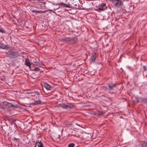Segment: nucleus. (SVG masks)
<instances>
[{
  "mask_svg": "<svg viewBox=\"0 0 147 147\" xmlns=\"http://www.w3.org/2000/svg\"><path fill=\"white\" fill-rule=\"evenodd\" d=\"M6 55L7 57L11 59L14 58L19 56L18 54L14 52L13 50L8 51L6 53Z\"/></svg>",
  "mask_w": 147,
  "mask_h": 147,
  "instance_id": "nucleus-1",
  "label": "nucleus"
},
{
  "mask_svg": "<svg viewBox=\"0 0 147 147\" xmlns=\"http://www.w3.org/2000/svg\"><path fill=\"white\" fill-rule=\"evenodd\" d=\"M111 1L113 5L117 7H120L123 4V2L121 0H111Z\"/></svg>",
  "mask_w": 147,
  "mask_h": 147,
  "instance_id": "nucleus-2",
  "label": "nucleus"
},
{
  "mask_svg": "<svg viewBox=\"0 0 147 147\" xmlns=\"http://www.w3.org/2000/svg\"><path fill=\"white\" fill-rule=\"evenodd\" d=\"M58 106L64 109H67L69 110H70L72 108L70 106L63 103L59 104L58 105Z\"/></svg>",
  "mask_w": 147,
  "mask_h": 147,
  "instance_id": "nucleus-3",
  "label": "nucleus"
},
{
  "mask_svg": "<svg viewBox=\"0 0 147 147\" xmlns=\"http://www.w3.org/2000/svg\"><path fill=\"white\" fill-rule=\"evenodd\" d=\"M44 86L45 88L47 90H52L53 88V86H51L50 84L47 83L44 84Z\"/></svg>",
  "mask_w": 147,
  "mask_h": 147,
  "instance_id": "nucleus-4",
  "label": "nucleus"
},
{
  "mask_svg": "<svg viewBox=\"0 0 147 147\" xmlns=\"http://www.w3.org/2000/svg\"><path fill=\"white\" fill-rule=\"evenodd\" d=\"M110 90H113L116 87V84H115L109 83L108 84Z\"/></svg>",
  "mask_w": 147,
  "mask_h": 147,
  "instance_id": "nucleus-5",
  "label": "nucleus"
},
{
  "mask_svg": "<svg viewBox=\"0 0 147 147\" xmlns=\"http://www.w3.org/2000/svg\"><path fill=\"white\" fill-rule=\"evenodd\" d=\"M5 108V107H13V105L12 103H8L6 102H4Z\"/></svg>",
  "mask_w": 147,
  "mask_h": 147,
  "instance_id": "nucleus-6",
  "label": "nucleus"
},
{
  "mask_svg": "<svg viewBox=\"0 0 147 147\" xmlns=\"http://www.w3.org/2000/svg\"><path fill=\"white\" fill-rule=\"evenodd\" d=\"M96 55L95 53H93L92 54L91 56L90 59L93 62H94L96 59Z\"/></svg>",
  "mask_w": 147,
  "mask_h": 147,
  "instance_id": "nucleus-7",
  "label": "nucleus"
},
{
  "mask_svg": "<svg viewBox=\"0 0 147 147\" xmlns=\"http://www.w3.org/2000/svg\"><path fill=\"white\" fill-rule=\"evenodd\" d=\"M38 145V147H43L42 143L41 142H37L35 143V145L34 147H36V145Z\"/></svg>",
  "mask_w": 147,
  "mask_h": 147,
  "instance_id": "nucleus-8",
  "label": "nucleus"
},
{
  "mask_svg": "<svg viewBox=\"0 0 147 147\" xmlns=\"http://www.w3.org/2000/svg\"><path fill=\"white\" fill-rule=\"evenodd\" d=\"M60 5L62 6L63 7H66L69 8L70 7V4H66L63 3L61 2L59 3Z\"/></svg>",
  "mask_w": 147,
  "mask_h": 147,
  "instance_id": "nucleus-9",
  "label": "nucleus"
},
{
  "mask_svg": "<svg viewBox=\"0 0 147 147\" xmlns=\"http://www.w3.org/2000/svg\"><path fill=\"white\" fill-rule=\"evenodd\" d=\"M47 11H37L35 10H32V12H35L37 13H45L47 12Z\"/></svg>",
  "mask_w": 147,
  "mask_h": 147,
  "instance_id": "nucleus-10",
  "label": "nucleus"
},
{
  "mask_svg": "<svg viewBox=\"0 0 147 147\" xmlns=\"http://www.w3.org/2000/svg\"><path fill=\"white\" fill-rule=\"evenodd\" d=\"M7 47L6 45H4L0 42V48L2 49H5L7 48Z\"/></svg>",
  "mask_w": 147,
  "mask_h": 147,
  "instance_id": "nucleus-11",
  "label": "nucleus"
},
{
  "mask_svg": "<svg viewBox=\"0 0 147 147\" xmlns=\"http://www.w3.org/2000/svg\"><path fill=\"white\" fill-rule=\"evenodd\" d=\"M41 101L40 100H37L36 101H35L34 102L32 103V105H37L39 104H41Z\"/></svg>",
  "mask_w": 147,
  "mask_h": 147,
  "instance_id": "nucleus-12",
  "label": "nucleus"
},
{
  "mask_svg": "<svg viewBox=\"0 0 147 147\" xmlns=\"http://www.w3.org/2000/svg\"><path fill=\"white\" fill-rule=\"evenodd\" d=\"M72 135L74 136L78 137L79 135L78 133V132L75 131H74L72 132Z\"/></svg>",
  "mask_w": 147,
  "mask_h": 147,
  "instance_id": "nucleus-13",
  "label": "nucleus"
},
{
  "mask_svg": "<svg viewBox=\"0 0 147 147\" xmlns=\"http://www.w3.org/2000/svg\"><path fill=\"white\" fill-rule=\"evenodd\" d=\"M99 7L101 8H104L105 10L107 8V7L106 5V4L105 3H102L101 4Z\"/></svg>",
  "mask_w": 147,
  "mask_h": 147,
  "instance_id": "nucleus-14",
  "label": "nucleus"
},
{
  "mask_svg": "<svg viewBox=\"0 0 147 147\" xmlns=\"http://www.w3.org/2000/svg\"><path fill=\"white\" fill-rule=\"evenodd\" d=\"M25 64L26 66H27L30 64H31V63L30 62L28 59H26L25 60Z\"/></svg>",
  "mask_w": 147,
  "mask_h": 147,
  "instance_id": "nucleus-15",
  "label": "nucleus"
},
{
  "mask_svg": "<svg viewBox=\"0 0 147 147\" xmlns=\"http://www.w3.org/2000/svg\"><path fill=\"white\" fill-rule=\"evenodd\" d=\"M0 33L3 34H7L6 31L2 28H0Z\"/></svg>",
  "mask_w": 147,
  "mask_h": 147,
  "instance_id": "nucleus-16",
  "label": "nucleus"
},
{
  "mask_svg": "<svg viewBox=\"0 0 147 147\" xmlns=\"http://www.w3.org/2000/svg\"><path fill=\"white\" fill-rule=\"evenodd\" d=\"M105 8H101L100 7H99L98 8H97L96 9H95V10L98 11V12H99L100 11H103L105 10Z\"/></svg>",
  "mask_w": 147,
  "mask_h": 147,
  "instance_id": "nucleus-17",
  "label": "nucleus"
},
{
  "mask_svg": "<svg viewBox=\"0 0 147 147\" xmlns=\"http://www.w3.org/2000/svg\"><path fill=\"white\" fill-rule=\"evenodd\" d=\"M142 102L144 103L147 104V97L146 98H142Z\"/></svg>",
  "mask_w": 147,
  "mask_h": 147,
  "instance_id": "nucleus-18",
  "label": "nucleus"
},
{
  "mask_svg": "<svg viewBox=\"0 0 147 147\" xmlns=\"http://www.w3.org/2000/svg\"><path fill=\"white\" fill-rule=\"evenodd\" d=\"M70 1L71 3V4L73 5V7H74V5L77 6V5L75 4V0H70Z\"/></svg>",
  "mask_w": 147,
  "mask_h": 147,
  "instance_id": "nucleus-19",
  "label": "nucleus"
},
{
  "mask_svg": "<svg viewBox=\"0 0 147 147\" xmlns=\"http://www.w3.org/2000/svg\"><path fill=\"white\" fill-rule=\"evenodd\" d=\"M40 69L39 67H34L33 69H32V71H38L40 70Z\"/></svg>",
  "mask_w": 147,
  "mask_h": 147,
  "instance_id": "nucleus-20",
  "label": "nucleus"
},
{
  "mask_svg": "<svg viewBox=\"0 0 147 147\" xmlns=\"http://www.w3.org/2000/svg\"><path fill=\"white\" fill-rule=\"evenodd\" d=\"M5 108L4 102L0 103V109H4Z\"/></svg>",
  "mask_w": 147,
  "mask_h": 147,
  "instance_id": "nucleus-21",
  "label": "nucleus"
},
{
  "mask_svg": "<svg viewBox=\"0 0 147 147\" xmlns=\"http://www.w3.org/2000/svg\"><path fill=\"white\" fill-rule=\"evenodd\" d=\"M74 146L75 144L73 143H70L68 145V147H74Z\"/></svg>",
  "mask_w": 147,
  "mask_h": 147,
  "instance_id": "nucleus-22",
  "label": "nucleus"
},
{
  "mask_svg": "<svg viewBox=\"0 0 147 147\" xmlns=\"http://www.w3.org/2000/svg\"><path fill=\"white\" fill-rule=\"evenodd\" d=\"M65 40L66 41H71L74 40L73 38H65Z\"/></svg>",
  "mask_w": 147,
  "mask_h": 147,
  "instance_id": "nucleus-23",
  "label": "nucleus"
},
{
  "mask_svg": "<svg viewBox=\"0 0 147 147\" xmlns=\"http://www.w3.org/2000/svg\"><path fill=\"white\" fill-rule=\"evenodd\" d=\"M142 147H147V143H144L142 144Z\"/></svg>",
  "mask_w": 147,
  "mask_h": 147,
  "instance_id": "nucleus-24",
  "label": "nucleus"
},
{
  "mask_svg": "<svg viewBox=\"0 0 147 147\" xmlns=\"http://www.w3.org/2000/svg\"><path fill=\"white\" fill-rule=\"evenodd\" d=\"M143 68L144 69V71H146L147 70V65L143 66Z\"/></svg>",
  "mask_w": 147,
  "mask_h": 147,
  "instance_id": "nucleus-25",
  "label": "nucleus"
},
{
  "mask_svg": "<svg viewBox=\"0 0 147 147\" xmlns=\"http://www.w3.org/2000/svg\"><path fill=\"white\" fill-rule=\"evenodd\" d=\"M104 114V113L102 112H100L98 113V114L99 115H103Z\"/></svg>",
  "mask_w": 147,
  "mask_h": 147,
  "instance_id": "nucleus-26",
  "label": "nucleus"
},
{
  "mask_svg": "<svg viewBox=\"0 0 147 147\" xmlns=\"http://www.w3.org/2000/svg\"><path fill=\"white\" fill-rule=\"evenodd\" d=\"M27 66H28L29 67V69H30L31 71H32V69H32L31 68V64H30L29 65H28Z\"/></svg>",
  "mask_w": 147,
  "mask_h": 147,
  "instance_id": "nucleus-27",
  "label": "nucleus"
},
{
  "mask_svg": "<svg viewBox=\"0 0 147 147\" xmlns=\"http://www.w3.org/2000/svg\"><path fill=\"white\" fill-rule=\"evenodd\" d=\"M52 3V4L54 5H60V4H59V3Z\"/></svg>",
  "mask_w": 147,
  "mask_h": 147,
  "instance_id": "nucleus-28",
  "label": "nucleus"
},
{
  "mask_svg": "<svg viewBox=\"0 0 147 147\" xmlns=\"http://www.w3.org/2000/svg\"><path fill=\"white\" fill-rule=\"evenodd\" d=\"M36 63L38 64H39V65H43L42 64V63H40L39 62H36Z\"/></svg>",
  "mask_w": 147,
  "mask_h": 147,
  "instance_id": "nucleus-29",
  "label": "nucleus"
},
{
  "mask_svg": "<svg viewBox=\"0 0 147 147\" xmlns=\"http://www.w3.org/2000/svg\"><path fill=\"white\" fill-rule=\"evenodd\" d=\"M53 11V10H51V9H49L48 11Z\"/></svg>",
  "mask_w": 147,
  "mask_h": 147,
  "instance_id": "nucleus-30",
  "label": "nucleus"
},
{
  "mask_svg": "<svg viewBox=\"0 0 147 147\" xmlns=\"http://www.w3.org/2000/svg\"><path fill=\"white\" fill-rule=\"evenodd\" d=\"M52 12L55 13V12L54 11H52Z\"/></svg>",
  "mask_w": 147,
  "mask_h": 147,
  "instance_id": "nucleus-31",
  "label": "nucleus"
},
{
  "mask_svg": "<svg viewBox=\"0 0 147 147\" xmlns=\"http://www.w3.org/2000/svg\"><path fill=\"white\" fill-rule=\"evenodd\" d=\"M105 89H106V90H107L108 89L107 88V87H106Z\"/></svg>",
  "mask_w": 147,
  "mask_h": 147,
  "instance_id": "nucleus-32",
  "label": "nucleus"
},
{
  "mask_svg": "<svg viewBox=\"0 0 147 147\" xmlns=\"http://www.w3.org/2000/svg\"><path fill=\"white\" fill-rule=\"evenodd\" d=\"M76 147H80L77 146H76Z\"/></svg>",
  "mask_w": 147,
  "mask_h": 147,
  "instance_id": "nucleus-33",
  "label": "nucleus"
}]
</instances>
